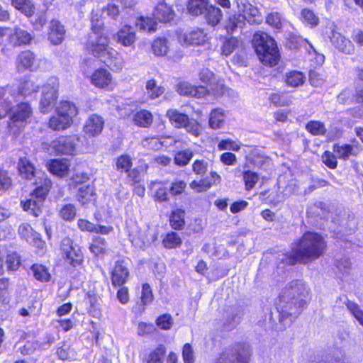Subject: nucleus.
Instances as JSON below:
<instances>
[{"mask_svg":"<svg viewBox=\"0 0 363 363\" xmlns=\"http://www.w3.org/2000/svg\"><path fill=\"white\" fill-rule=\"evenodd\" d=\"M326 250L327 242L320 233L306 231L291 244V252L285 254L284 262L290 266L307 264L323 256Z\"/></svg>","mask_w":363,"mask_h":363,"instance_id":"nucleus-1","label":"nucleus"},{"mask_svg":"<svg viewBox=\"0 0 363 363\" xmlns=\"http://www.w3.org/2000/svg\"><path fill=\"white\" fill-rule=\"evenodd\" d=\"M0 108L6 113L8 128L14 133L23 132L34 116V108L28 101H20L12 106L9 100L4 99L0 102Z\"/></svg>","mask_w":363,"mask_h":363,"instance_id":"nucleus-2","label":"nucleus"},{"mask_svg":"<svg viewBox=\"0 0 363 363\" xmlns=\"http://www.w3.org/2000/svg\"><path fill=\"white\" fill-rule=\"evenodd\" d=\"M252 45L259 61L267 67H274L281 55L275 39L267 32L256 31L252 38Z\"/></svg>","mask_w":363,"mask_h":363,"instance_id":"nucleus-3","label":"nucleus"},{"mask_svg":"<svg viewBox=\"0 0 363 363\" xmlns=\"http://www.w3.org/2000/svg\"><path fill=\"white\" fill-rule=\"evenodd\" d=\"M78 113V108L74 102L62 100L55 108L54 114L49 118L48 128L53 131L66 130L72 125Z\"/></svg>","mask_w":363,"mask_h":363,"instance_id":"nucleus-4","label":"nucleus"},{"mask_svg":"<svg viewBox=\"0 0 363 363\" xmlns=\"http://www.w3.org/2000/svg\"><path fill=\"white\" fill-rule=\"evenodd\" d=\"M252 350L244 342H236L225 347L215 359L214 363H250Z\"/></svg>","mask_w":363,"mask_h":363,"instance_id":"nucleus-5","label":"nucleus"},{"mask_svg":"<svg viewBox=\"0 0 363 363\" xmlns=\"http://www.w3.org/2000/svg\"><path fill=\"white\" fill-rule=\"evenodd\" d=\"M297 285L298 281L290 283L278 296L276 308L279 315L280 323L291 316L293 308H301L306 303L303 300L298 301L297 298H295L294 288Z\"/></svg>","mask_w":363,"mask_h":363,"instance_id":"nucleus-6","label":"nucleus"},{"mask_svg":"<svg viewBox=\"0 0 363 363\" xmlns=\"http://www.w3.org/2000/svg\"><path fill=\"white\" fill-rule=\"evenodd\" d=\"M60 254L64 264L73 268L81 267L84 262V255L81 247L74 244V240L64 238L60 242Z\"/></svg>","mask_w":363,"mask_h":363,"instance_id":"nucleus-7","label":"nucleus"},{"mask_svg":"<svg viewBox=\"0 0 363 363\" xmlns=\"http://www.w3.org/2000/svg\"><path fill=\"white\" fill-rule=\"evenodd\" d=\"M134 102L130 104H124L117 107V111L121 118H128L132 116L133 123L141 128H150L154 122V115L148 109L140 108L135 112L130 108Z\"/></svg>","mask_w":363,"mask_h":363,"instance_id":"nucleus-8","label":"nucleus"},{"mask_svg":"<svg viewBox=\"0 0 363 363\" xmlns=\"http://www.w3.org/2000/svg\"><path fill=\"white\" fill-rule=\"evenodd\" d=\"M165 116L169 123L175 128H185L191 135L198 137L201 134L200 123L195 119H191L186 113L176 108L167 110Z\"/></svg>","mask_w":363,"mask_h":363,"instance_id":"nucleus-9","label":"nucleus"},{"mask_svg":"<svg viewBox=\"0 0 363 363\" xmlns=\"http://www.w3.org/2000/svg\"><path fill=\"white\" fill-rule=\"evenodd\" d=\"M140 165L132 168L126 172V183L133 186V192L140 197H143L145 192L144 176L149 169V164L144 160H139Z\"/></svg>","mask_w":363,"mask_h":363,"instance_id":"nucleus-10","label":"nucleus"},{"mask_svg":"<svg viewBox=\"0 0 363 363\" xmlns=\"http://www.w3.org/2000/svg\"><path fill=\"white\" fill-rule=\"evenodd\" d=\"M79 141L78 134L71 133L60 135L51 142L50 145L57 155L73 156L77 153V146Z\"/></svg>","mask_w":363,"mask_h":363,"instance_id":"nucleus-11","label":"nucleus"},{"mask_svg":"<svg viewBox=\"0 0 363 363\" xmlns=\"http://www.w3.org/2000/svg\"><path fill=\"white\" fill-rule=\"evenodd\" d=\"M128 258H120L117 259L110 272L111 285L114 288L123 286L129 280L130 269L128 263Z\"/></svg>","mask_w":363,"mask_h":363,"instance_id":"nucleus-12","label":"nucleus"},{"mask_svg":"<svg viewBox=\"0 0 363 363\" xmlns=\"http://www.w3.org/2000/svg\"><path fill=\"white\" fill-rule=\"evenodd\" d=\"M110 39L108 35H100L94 37L91 34L87 35L86 41L84 44V50L95 57L99 58L105 55L109 46Z\"/></svg>","mask_w":363,"mask_h":363,"instance_id":"nucleus-13","label":"nucleus"},{"mask_svg":"<svg viewBox=\"0 0 363 363\" xmlns=\"http://www.w3.org/2000/svg\"><path fill=\"white\" fill-rule=\"evenodd\" d=\"M89 81L95 88L104 91H112L115 85L112 74L105 67L95 69L89 77Z\"/></svg>","mask_w":363,"mask_h":363,"instance_id":"nucleus-14","label":"nucleus"},{"mask_svg":"<svg viewBox=\"0 0 363 363\" xmlns=\"http://www.w3.org/2000/svg\"><path fill=\"white\" fill-rule=\"evenodd\" d=\"M37 55L30 50H24L18 52L15 60V68L18 73L33 72L38 67Z\"/></svg>","mask_w":363,"mask_h":363,"instance_id":"nucleus-15","label":"nucleus"},{"mask_svg":"<svg viewBox=\"0 0 363 363\" xmlns=\"http://www.w3.org/2000/svg\"><path fill=\"white\" fill-rule=\"evenodd\" d=\"M75 199L83 208L96 206L98 195L94 184H87L79 186L75 194Z\"/></svg>","mask_w":363,"mask_h":363,"instance_id":"nucleus-16","label":"nucleus"},{"mask_svg":"<svg viewBox=\"0 0 363 363\" xmlns=\"http://www.w3.org/2000/svg\"><path fill=\"white\" fill-rule=\"evenodd\" d=\"M18 233L21 239L26 240L38 249H43L45 242L40 233L36 232L28 223H23L18 228Z\"/></svg>","mask_w":363,"mask_h":363,"instance_id":"nucleus-17","label":"nucleus"},{"mask_svg":"<svg viewBox=\"0 0 363 363\" xmlns=\"http://www.w3.org/2000/svg\"><path fill=\"white\" fill-rule=\"evenodd\" d=\"M104 123V119L101 116L92 113L86 118L82 131L89 138L96 137L102 133Z\"/></svg>","mask_w":363,"mask_h":363,"instance_id":"nucleus-18","label":"nucleus"},{"mask_svg":"<svg viewBox=\"0 0 363 363\" xmlns=\"http://www.w3.org/2000/svg\"><path fill=\"white\" fill-rule=\"evenodd\" d=\"M34 37L26 30L15 27L12 33L8 36V43L12 48L29 45Z\"/></svg>","mask_w":363,"mask_h":363,"instance_id":"nucleus-19","label":"nucleus"},{"mask_svg":"<svg viewBox=\"0 0 363 363\" xmlns=\"http://www.w3.org/2000/svg\"><path fill=\"white\" fill-rule=\"evenodd\" d=\"M13 308L9 278H0V313H6Z\"/></svg>","mask_w":363,"mask_h":363,"instance_id":"nucleus-20","label":"nucleus"},{"mask_svg":"<svg viewBox=\"0 0 363 363\" xmlns=\"http://www.w3.org/2000/svg\"><path fill=\"white\" fill-rule=\"evenodd\" d=\"M114 39L122 46H133L137 39L136 31L130 25L125 24L114 35Z\"/></svg>","mask_w":363,"mask_h":363,"instance_id":"nucleus-21","label":"nucleus"},{"mask_svg":"<svg viewBox=\"0 0 363 363\" xmlns=\"http://www.w3.org/2000/svg\"><path fill=\"white\" fill-rule=\"evenodd\" d=\"M177 91L182 96H191L198 99L203 98L209 95L211 92V91L204 86H194L184 82L177 84Z\"/></svg>","mask_w":363,"mask_h":363,"instance_id":"nucleus-22","label":"nucleus"},{"mask_svg":"<svg viewBox=\"0 0 363 363\" xmlns=\"http://www.w3.org/2000/svg\"><path fill=\"white\" fill-rule=\"evenodd\" d=\"M177 37L179 41L182 45H202L206 40L205 33L203 30L199 28L180 33Z\"/></svg>","mask_w":363,"mask_h":363,"instance_id":"nucleus-23","label":"nucleus"},{"mask_svg":"<svg viewBox=\"0 0 363 363\" xmlns=\"http://www.w3.org/2000/svg\"><path fill=\"white\" fill-rule=\"evenodd\" d=\"M153 17L157 22L167 23L174 20L175 13L172 6L168 5L164 0L157 2L153 13Z\"/></svg>","mask_w":363,"mask_h":363,"instance_id":"nucleus-24","label":"nucleus"},{"mask_svg":"<svg viewBox=\"0 0 363 363\" xmlns=\"http://www.w3.org/2000/svg\"><path fill=\"white\" fill-rule=\"evenodd\" d=\"M58 99V90L53 86H48L43 90L40 109L43 113H48L55 106Z\"/></svg>","mask_w":363,"mask_h":363,"instance_id":"nucleus-25","label":"nucleus"},{"mask_svg":"<svg viewBox=\"0 0 363 363\" xmlns=\"http://www.w3.org/2000/svg\"><path fill=\"white\" fill-rule=\"evenodd\" d=\"M66 30L64 25L57 19L50 21L48 31V39L54 45H60L65 40Z\"/></svg>","mask_w":363,"mask_h":363,"instance_id":"nucleus-26","label":"nucleus"},{"mask_svg":"<svg viewBox=\"0 0 363 363\" xmlns=\"http://www.w3.org/2000/svg\"><path fill=\"white\" fill-rule=\"evenodd\" d=\"M46 167L50 173L57 177L63 178L69 172L70 162L66 158L51 159L47 162Z\"/></svg>","mask_w":363,"mask_h":363,"instance_id":"nucleus-27","label":"nucleus"},{"mask_svg":"<svg viewBox=\"0 0 363 363\" xmlns=\"http://www.w3.org/2000/svg\"><path fill=\"white\" fill-rule=\"evenodd\" d=\"M330 42L335 49L342 53L350 55L354 50V46L351 40L338 32L332 33Z\"/></svg>","mask_w":363,"mask_h":363,"instance_id":"nucleus-28","label":"nucleus"},{"mask_svg":"<svg viewBox=\"0 0 363 363\" xmlns=\"http://www.w3.org/2000/svg\"><path fill=\"white\" fill-rule=\"evenodd\" d=\"M167 354V347L163 344H160L143 354L141 358L143 363H163Z\"/></svg>","mask_w":363,"mask_h":363,"instance_id":"nucleus-29","label":"nucleus"},{"mask_svg":"<svg viewBox=\"0 0 363 363\" xmlns=\"http://www.w3.org/2000/svg\"><path fill=\"white\" fill-rule=\"evenodd\" d=\"M186 211L182 208L173 209L169 216L168 221L172 230L182 231L186 226Z\"/></svg>","mask_w":363,"mask_h":363,"instance_id":"nucleus-30","label":"nucleus"},{"mask_svg":"<svg viewBox=\"0 0 363 363\" xmlns=\"http://www.w3.org/2000/svg\"><path fill=\"white\" fill-rule=\"evenodd\" d=\"M18 174L26 180H32L35 177V165L26 157H20L17 163Z\"/></svg>","mask_w":363,"mask_h":363,"instance_id":"nucleus-31","label":"nucleus"},{"mask_svg":"<svg viewBox=\"0 0 363 363\" xmlns=\"http://www.w3.org/2000/svg\"><path fill=\"white\" fill-rule=\"evenodd\" d=\"M246 18L244 13L237 12L229 15L226 19L224 28L227 33L231 34L237 30L238 28H242L245 25Z\"/></svg>","mask_w":363,"mask_h":363,"instance_id":"nucleus-32","label":"nucleus"},{"mask_svg":"<svg viewBox=\"0 0 363 363\" xmlns=\"http://www.w3.org/2000/svg\"><path fill=\"white\" fill-rule=\"evenodd\" d=\"M199 79L206 85L210 86V88L208 89L211 91L210 94H212L214 96L220 95L218 90V86L220 87L221 92H223V86L219 84L218 82L214 84V74L208 68H203L201 69L199 72Z\"/></svg>","mask_w":363,"mask_h":363,"instance_id":"nucleus-33","label":"nucleus"},{"mask_svg":"<svg viewBox=\"0 0 363 363\" xmlns=\"http://www.w3.org/2000/svg\"><path fill=\"white\" fill-rule=\"evenodd\" d=\"M183 240L177 230H169L162 237V245L167 250H175L180 248Z\"/></svg>","mask_w":363,"mask_h":363,"instance_id":"nucleus-34","label":"nucleus"},{"mask_svg":"<svg viewBox=\"0 0 363 363\" xmlns=\"http://www.w3.org/2000/svg\"><path fill=\"white\" fill-rule=\"evenodd\" d=\"M52 188V182L50 178L45 177L43 178L40 185L37 186L30 194L35 199L44 202Z\"/></svg>","mask_w":363,"mask_h":363,"instance_id":"nucleus-35","label":"nucleus"},{"mask_svg":"<svg viewBox=\"0 0 363 363\" xmlns=\"http://www.w3.org/2000/svg\"><path fill=\"white\" fill-rule=\"evenodd\" d=\"M21 206L24 211L37 218L43 213V203L33 198L21 201Z\"/></svg>","mask_w":363,"mask_h":363,"instance_id":"nucleus-36","label":"nucleus"},{"mask_svg":"<svg viewBox=\"0 0 363 363\" xmlns=\"http://www.w3.org/2000/svg\"><path fill=\"white\" fill-rule=\"evenodd\" d=\"M89 250L95 257H104L107 254L106 239L100 236H93L92 241L89 245Z\"/></svg>","mask_w":363,"mask_h":363,"instance_id":"nucleus-37","label":"nucleus"},{"mask_svg":"<svg viewBox=\"0 0 363 363\" xmlns=\"http://www.w3.org/2000/svg\"><path fill=\"white\" fill-rule=\"evenodd\" d=\"M133 158L128 153H123L114 160V168L120 174H125L133 168Z\"/></svg>","mask_w":363,"mask_h":363,"instance_id":"nucleus-38","label":"nucleus"},{"mask_svg":"<svg viewBox=\"0 0 363 363\" xmlns=\"http://www.w3.org/2000/svg\"><path fill=\"white\" fill-rule=\"evenodd\" d=\"M11 6L26 17H32L35 11V6L32 0H11Z\"/></svg>","mask_w":363,"mask_h":363,"instance_id":"nucleus-39","label":"nucleus"},{"mask_svg":"<svg viewBox=\"0 0 363 363\" xmlns=\"http://www.w3.org/2000/svg\"><path fill=\"white\" fill-rule=\"evenodd\" d=\"M209 4V0H187L186 10L192 16H199L204 13Z\"/></svg>","mask_w":363,"mask_h":363,"instance_id":"nucleus-40","label":"nucleus"},{"mask_svg":"<svg viewBox=\"0 0 363 363\" xmlns=\"http://www.w3.org/2000/svg\"><path fill=\"white\" fill-rule=\"evenodd\" d=\"M203 14L207 23L211 26L218 25L223 17L220 9L210 4L205 9Z\"/></svg>","mask_w":363,"mask_h":363,"instance_id":"nucleus-41","label":"nucleus"},{"mask_svg":"<svg viewBox=\"0 0 363 363\" xmlns=\"http://www.w3.org/2000/svg\"><path fill=\"white\" fill-rule=\"evenodd\" d=\"M306 81L305 74L298 70H290L286 73L284 82L288 86L298 87L302 86Z\"/></svg>","mask_w":363,"mask_h":363,"instance_id":"nucleus-42","label":"nucleus"},{"mask_svg":"<svg viewBox=\"0 0 363 363\" xmlns=\"http://www.w3.org/2000/svg\"><path fill=\"white\" fill-rule=\"evenodd\" d=\"M145 89L147 96L150 100H155L160 98L165 92L164 87L157 85V81L154 78H151L146 82Z\"/></svg>","mask_w":363,"mask_h":363,"instance_id":"nucleus-43","label":"nucleus"},{"mask_svg":"<svg viewBox=\"0 0 363 363\" xmlns=\"http://www.w3.org/2000/svg\"><path fill=\"white\" fill-rule=\"evenodd\" d=\"M242 44V40L237 37H226L222 43L221 54L228 57L237 50Z\"/></svg>","mask_w":363,"mask_h":363,"instance_id":"nucleus-44","label":"nucleus"},{"mask_svg":"<svg viewBox=\"0 0 363 363\" xmlns=\"http://www.w3.org/2000/svg\"><path fill=\"white\" fill-rule=\"evenodd\" d=\"M333 151L336 154L338 159L346 161L350 156L354 155V146L351 144L335 143L333 145Z\"/></svg>","mask_w":363,"mask_h":363,"instance_id":"nucleus-45","label":"nucleus"},{"mask_svg":"<svg viewBox=\"0 0 363 363\" xmlns=\"http://www.w3.org/2000/svg\"><path fill=\"white\" fill-rule=\"evenodd\" d=\"M106 56V65L111 69L121 70L123 67V61L119 57L118 53L109 46L107 52H105Z\"/></svg>","mask_w":363,"mask_h":363,"instance_id":"nucleus-46","label":"nucleus"},{"mask_svg":"<svg viewBox=\"0 0 363 363\" xmlns=\"http://www.w3.org/2000/svg\"><path fill=\"white\" fill-rule=\"evenodd\" d=\"M224 111L221 108H213L209 114V127L214 130L220 128L224 124Z\"/></svg>","mask_w":363,"mask_h":363,"instance_id":"nucleus-47","label":"nucleus"},{"mask_svg":"<svg viewBox=\"0 0 363 363\" xmlns=\"http://www.w3.org/2000/svg\"><path fill=\"white\" fill-rule=\"evenodd\" d=\"M35 279L41 282H48L50 279V274L48 268L38 263L33 264L30 267Z\"/></svg>","mask_w":363,"mask_h":363,"instance_id":"nucleus-48","label":"nucleus"},{"mask_svg":"<svg viewBox=\"0 0 363 363\" xmlns=\"http://www.w3.org/2000/svg\"><path fill=\"white\" fill-rule=\"evenodd\" d=\"M136 25L140 30L147 31L149 33L155 32L157 28V22L154 17L139 16L137 18Z\"/></svg>","mask_w":363,"mask_h":363,"instance_id":"nucleus-49","label":"nucleus"},{"mask_svg":"<svg viewBox=\"0 0 363 363\" xmlns=\"http://www.w3.org/2000/svg\"><path fill=\"white\" fill-rule=\"evenodd\" d=\"M308 133L313 136L325 135L327 133V128L325 123L320 121H309L305 125Z\"/></svg>","mask_w":363,"mask_h":363,"instance_id":"nucleus-50","label":"nucleus"},{"mask_svg":"<svg viewBox=\"0 0 363 363\" xmlns=\"http://www.w3.org/2000/svg\"><path fill=\"white\" fill-rule=\"evenodd\" d=\"M194 157V152L191 149L181 150L175 152L174 163L178 167L186 166Z\"/></svg>","mask_w":363,"mask_h":363,"instance_id":"nucleus-51","label":"nucleus"},{"mask_svg":"<svg viewBox=\"0 0 363 363\" xmlns=\"http://www.w3.org/2000/svg\"><path fill=\"white\" fill-rule=\"evenodd\" d=\"M167 40L165 38H156L152 43V50L153 54L157 57H162L167 54Z\"/></svg>","mask_w":363,"mask_h":363,"instance_id":"nucleus-52","label":"nucleus"},{"mask_svg":"<svg viewBox=\"0 0 363 363\" xmlns=\"http://www.w3.org/2000/svg\"><path fill=\"white\" fill-rule=\"evenodd\" d=\"M58 215L63 220L72 222L77 216V208L73 203L64 204L60 208Z\"/></svg>","mask_w":363,"mask_h":363,"instance_id":"nucleus-53","label":"nucleus"},{"mask_svg":"<svg viewBox=\"0 0 363 363\" xmlns=\"http://www.w3.org/2000/svg\"><path fill=\"white\" fill-rule=\"evenodd\" d=\"M242 177L245 185V189L247 191H250L254 189L259 181L258 174L252 170H244L242 173Z\"/></svg>","mask_w":363,"mask_h":363,"instance_id":"nucleus-54","label":"nucleus"},{"mask_svg":"<svg viewBox=\"0 0 363 363\" xmlns=\"http://www.w3.org/2000/svg\"><path fill=\"white\" fill-rule=\"evenodd\" d=\"M37 91L38 89L33 81L28 79H23L21 80L18 87V94L19 95L23 97H26Z\"/></svg>","mask_w":363,"mask_h":363,"instance_id":"nucleus-55","label":"nucleus"},{"mask_svg":"<svg viewBox=\"0 0 363 363\" xmlns=\"http://www.w3.org/2000/svg\"><path fill=\"white\" fill-rule=\"evenodd\" d=\"M270 101L275 106H289L291 104V99L285 92H274L269 95Z\"/></svg>","mask_w":363,"mask_h":363,"instance_id":"nucleus-56","label":"nucleus"},{"mask_svg":"<svg viewBox=\"0 0 363 363\" xmlns=\"http://www.w3.org/2000/svg\"><path fill=\"white\" fill-rule=\"evenodd\" d=\"M213 186V183L207 178H201L199 180H192L189 187L197 193L207 191Z\"/></svg>","mask_w":363,"mask_h":363,"instance_id":"nucleus-57","label":"nucleus"},{"mask_svg":"<svg viewBox=\"0 0 363 363\" xmlns=\"http://www.w3.org/2000/svg\"><path fill=\"white\" fill-rule=\"evenodd\" d=\"M301 16L303 23L306 26H309L311 28L315 27L319 23L318 17L312 10L308 9H302Z\"/></svg>","mask_w":363,"mask_h":363,"instance_id":"nucleus-58","label":"nucleus"},{"mask_svg":"<svg viewBox=\"0 0 363 363\" xmlns=\"http://www.w3.org/2000/svg\"><path fill=\"white\" fill-rule=\"evenodd\" d=\"M345 303L350 313L363 326V311L360 308L359 306L350 300H347Z\"/></svg>","mask_w":363,"mask_h":363,"instance_id":"nucleus-59","label":"nucleus"},{"mask_svg":"<svg viewBox=\"0 0 363 363\" xmlns=\"http://www.w3.org/2000/svg\"><path fill=\"white\" fill-rule=\"evenodd\" d=\"M322 162L329 169H335L337 168L338 162L337 157L334 152L325 150L321 156Z\"/></svg>","mask_w":363,"mask_h":363,"instance_id":"nucleus-60","label":"nucleus"},{"mask_svg":"<svg viewBox=\"0 0 363 363\" xmlns=\"http://www.w3.org/2000/svg\"><path fill=\"white\" fill-rule=\"evenodd\" d=\"M173 323V318L169 313H163L159 315L155 320L156 325L163 330H170Z\"/></svg>","mask_w":363,"mask_h":363,"instance_id":"nucleus-61","label":"nucleus"},{"mask_svg":"<svg viewBox=\"0 0 363 363\" xmlns=\"http://www.w3.org/2000/svg\"><path fill=\"white\" fill-rule=\"evenodd\" d=\"M186 186V183L184 180L175 179L171 183L169 189V194L174 197L180 196L185 192Z\"/></svg>","mask_w":363,"mask_h":363,"instance_id":"nucleus-62","label":"nucleus"},{"mask_svg":"<svg viewBox=\"0 0 363 363\" xmlns=\"http://www.w3.org/2000/svg\"><path fill=\"white\" fill-rule=\"evenodd\" d=\"M140 299L143 306L150 304L154 300L153 291L148 283H144L142 285Z\"/></svg>","mask_w":363,"mask_h":363,"instance_id":"nucleus-63","label":"nucleus"},{"mask_svg":"<svg viewBox=\"0 0 363 363\" xmlns=\"http://www.w3.org/2000/svg\"><path fill=\"white\" fill-rule=\"evenodd\" d=\"M6 264L9 271L17 270L21 264V258L16 252H11L6 255Z\"/></svg>","mask_w":363,"mask_h":363,"instance_id":"nucleus-64","label":"nucleus"}]
</instances>
